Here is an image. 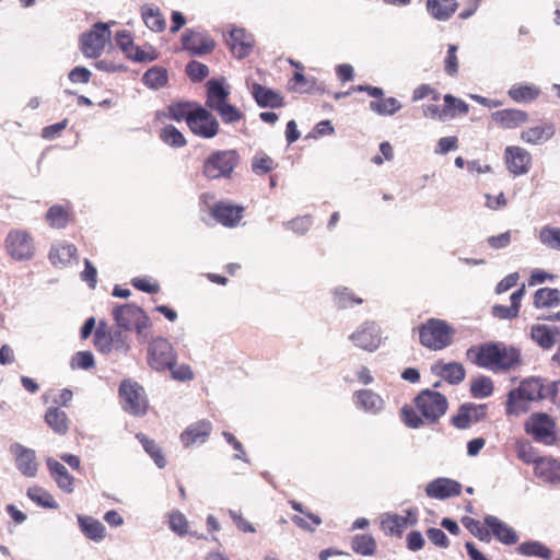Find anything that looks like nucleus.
<instances>
[{
    "mask_svg": "<svg viewBox=\"0 0 560 560\" xmlns=\"http://www.w3.org/2000/svg\"><path fill=\"white\" fill-rule=\"evenodd\" d=\"M415 408L409 405L400 409L401 421L409 428L434 424L448 408L447 398L433 389L421 390L413 399Z\"/></svg>",
    "mask_w": 560,
    "mask_h": 560,
    "instance_id": "1",
    "label": "nucleus"
},
{
    "mask_svg": "<svg viewBox=\"0 0 560 560\" xmlns=\"http://www.w3.org/2000/svg\"><path fill=\"white\" fill-rule=\"evenodd\" d=\"M558 395V382H548L540 377H527L508 394L505 411L508 415L526 413L532 402L551 399Z\"/></svg>",
    "mask_w": 560,
    "mask_h": 560,
    "instance_id": "2",
    "label": "nucleus"
},
{
    "mask_svg": "<svg viewBox=\"0 0 560 560\" xmlns=\"http://www.w3.org/2000/svg\"><path fill=\"white\" fill-rule=\"evenodd\" d=\"M466 354L477 366L493 372H506L521 363L520 350L503 342H487L471 347Z\"/></svg>",
    "mask_w": 560,
    "mask_h": 560,
    "instance_id": "3",
    "label": "nucleus"
},
{
    "mask_svg": "<svg viewBox=\"0 0 560 560\" xmlns=\"http://www.w3.org/2000/svg\"><path fill=\"white\" fill-rule=\"evenodd\" d=\"M418 332L424 348L439 351L453 343L455 328L444 319L429 318L418 327Z\"/></svg>",
    "mask_w": 560,
    "mask_h": 560,
    "instance_id": "4",
    "label": "nucleus"
},
{
    "mask_svg": "<svg viewBox=\"0 0 560 560\" xmlns=\"http://www.w3.org/2000/svg\"><path fill=\"white\" fill-rule=\"evenodd\" d=\"M240 162L241 155L234 149L213 151L202 163V175L210 180L230 179Z\"/></svg>",
    "mask_w": 560,
    "mask_h": 560,
    "instance_id": "5",
    "label": "nucleus"
},
{
    "mask_svg": "<svg viewBox=\"0 0 560 560\" xmlns=\"http://www.w3.org/2000/svg\"><path fill=\"white\" fill-rule=\"evenodd\" d=\"M524 431L537 443L555 445L558 442L556 420L545 412H534L524 422Z\"/></svg>",
    "mask_w": 560,
    "mask_h": 560,
    "instance_id": "6",
    "label": "nucleus"
},
{
    "mask_svg": "<svg viewBox=\"0 0 560 560\" xmlns=\"http://www.w3.org/2000/svg\"><path fill=\"white\" fill-rule=\"evenodd\" d=\"M112 314L118 327L125 330L135 329L139 337L144 336L145 329L151 326L149 316L135 304L116 306Z\"/></svg>",
    "mask_w": 560,
    "mask_h": 560,
    "instance_id": "7",
    "label": "nucleus"
},
{
    "mask_svg": "<svg viewBox=\"0 0 560 560\" xmlns=\"http://www.w3.org/2000/svg\"><path fill=\"white\" fill-rule=\"evenodd\" d=\"M119 396L125 411L133 416H142L147 412L148 400L143 387L138 383L122 381L119 386Z\"/></svg>",
    "mask_w": 560,
    "mask_h": 560,
    "instance_id": "8",
    "label": "nucleus"
},
{
    "mask_svg": "<svg viewBox=\"0 0 560 560\" xmlns=\"http://www.w3.org/2000/svg\"><path fill=\"white\" fill-rule=\"evenodd\" d=\"M110 39L109 24L98 22L90 32L83 33L80 37V45L83 55L88 58H97L102 55L106 44Z\"/></svg>",
    "mask_w": 560,
    "mask_h": 560,
    "instance_id": "9",
    "label": "nucleus"
},
{
    "mask_svg": "<svg viewBox=\"0 0 560 560\" xmlns=\"http://www.w3.org/2000/svg\"><path fill=\"white\" fill-rule=\"evenodd\" d=\"M177 359L172 343L162 337L153 339L148 347V363L156 371L171 369Z\"/></svg>",
    "mask_w": 560,
    "mask_h": 560,
    "instance_id": "10",
    "label": "nucleus"
},
{
    "mask_svg": "<svg viewBox=\"0 0 560 560\" xmlns=\"http://www.w3.org/2000/svg\"><path fill=\"white\" fill-rule=\"evenodd\" d=\"M115 40L126 57L132 61L149 62L159 58V52L154 47L147 46L145 49L140 48L135 44L131 33L126 30L118 31Z\"/></svg>",
    "mask_w": 560,
    "mask_h": 560,
    "instance_id": "11",
    "label": "nucleus"
},
{
    "mask_svg": "<svg viewBox=\"0 0 560 560\" xmlns=\"http://www.w3.org/2000/svg\"><path fill=\"white\" fill-rule=\"evenodd\" d=\"M188 127L194 135L205 139L215 137L220 130L217 118L201 106H197L188 118Z\"/></svg>",
    "mask_w": 560,
    "mask_h": 560,
    "instance_id": "12",
    "label": "nucleus"
},
{
    "mask_svg": "<svg viewBox=\"0 0 560 560\" xmlns=\"http://www.w3.org/2000/svg\"><path fill=\"white\" fill-rule=\"evenodd\" d=\"M8 254L16 259H30L34 255V242L30 233L22 230L11 231L5 238Z\"/></svg>",
    "mask_w": 560,
    "mask_h": 560,
    "instance_id": "13",
    "label": "nucleus"
},
{
    "mask_svg": "<svg viewBox=\"0 0 560 560\" xmlns=\"http://www.w3.org/2000/svg\"><path fill=\"white\" fill-rule=\"evenodd\" d=\"M504 163L508 171L514 176L527 174L533 164L532 154L518 145H509L504 150Z\"/></svg>",
    "mask_w": 560,
    "mask_h": 560,
    "instance_id": "14",
    "label": "nucleus"
},
{
    "mask_svg": "<svg viewBox=\"0 0 560 560\" xmlns=\"http://www.w3.org/2000/svg\"><path fill=\"white\" fill-rule=\"evenodd\" d=\"M350 340L365 351H374L381 345V330L375 322H364L354 332Z\"/></svg>",
    "mask_w": 560,
    "mask_h": 560,
    "instance_id": "15",
    "label": "nucleus"
},
{
    "mask_svg": "<svg viewBox=\"0 0 560 560\" xmlns=\"http://www.w3.org/2000/svg\"><path fill=\"white\" fill-rule=\"evenodd\" d=\"M9 450L19 471L25 477H35L38 470L35 451L20 443H12Z\"/></svg>",
    "mask_w": 560,
    "mask_h": 560,
    "instance_id": "16",
    "label": "nucleus"
},
{
    "mask_svg": "<svg viewBox=\"0 0 560 560\" xmlns=\"http://www.w3.org/2000/svg\"><path fill=\"white\" fill-rule=\"evenodd\" d=\"M182 44L184 49L197 56L210 54L215 47V42L210 35L192 30L184 32Z\"/></svg>",
    "mask_w": 560,
    "mask_h": 560,
    "instance_id": "17",
    "label": "nucleus"
},
{
    "mask_svg": "<svg viewBox=\"0 0 560 560\" xmlns=\"http://www.w3.org/2000/svg\"><path fill=\"white\" fill-rule=\"evenodd\" d=\"M212 423L209 420L202 419L189 424L180 433V442L184 447H191L206 443L212 432Z\"/></svg>",
    "mask_w": 560,
    "mask_h": 560,
    "instance_id": "18",
    "label": "nucleus"
},
{
    "mask_svg": "<svg viewBox=\"0 0 560 560\" xmlns=\"http://www.w3.org/2000/svg\"><path fill=\"white\" fill-rule=\"evenodd\" d=\"M94 346L97 351L102 353H109L112 350H117L122 353H127L129 350V345L127 343L125 337L121 331L115 332H94Z\"/></svg>",
    "mask_w": 560,
    "mask_h": 560,
    "instance_id": "19",
    "label": "nucleus"
},
{
    "mask_svg": "<svg viewBox=\"0 0 560 560\" xmlns=\"http://www.w3.org/2000/svg\"><path fill=\"white\" fill-rule=\"evenodd\" d=\"M226 44L234 57L243 59L250 54L254 39L244 28L235 27L230 32Z\"/></svg>",
    "mask_w": 560,
    "mask_h": 560,
    "instance_id": "20",
    "label": "nucleus"
},
{
    "mask_svg": "<svg viewBox=\"0 0 560 560\" xmlns=\"http://www.w3.org/2000/svg\"><path fill=\"white\" fill-rule=\"evenodd\" d=\"M485 416V405L465 404L452 417L451 422L455 428L463 430L469 428L471 423L480 421Z\"/></svg>",
    "mask_w": 560,
    "mask_h": 560,
    "instance_id": "21",
    "label": "nucleus"
},
{
    "mask_svg": "<svg viewBox=\"0 0 560 560\" xmlns=\"http://www.w3.org/2000/svg\"><path fill=\"white\" fill-rule=\"evenodd\" d=\"M425 493L430 498L444 500L462 493V485L453 479L436 478L428 483Z\"/></svg>",
    "mask_w": 560,
    "mask_h": 560,
    "instance_id": "22",
    "label": "nucleus"
},
{
    "mask_svg": "<svg viewBox=\"0 0 560 560\" xmlns=\"http://www.w3.org/2000/svg\"><path fill=\"white\" fill-rule=\"evenodd\" d=\"M244 208L219 201L211 208V215L224 226H235L243 218Z\"/></svg>",
    "mask_w": 560,
    "mask_h": 560,
    "instance_id": "23",
    "label": "nucleus"
},
{
    "mask_svg": "<svg viewBox=\"0 0 560 560\" xmlns=\"http://www.w3.org/2000/svg\"><path fill=\"white\" fill-rule=\"evenodd\" d=\"M535 476L545 483H560V460L545 456L536 463L534 467Z\"/></svg>",
    "mask_w": 560,
    "mask_h": 560,
    "instance_id": "24",
    "label": "nucleus"
},
{
    "mask_svg": "<svg viewBox=\"0 0 560 560\" xmlns=\"http://www.w3.org/2000/svg\"><path fill=\"white\" fill-rule=\"evenodd\" d=\"M485 524L490 529V537L493 536L497 540L504 545H514L517 542L518 536L516 532L498 517L487 515L485 517Z\"/></svg>",
    "mask_w": 560,
    "mask_h": 560,
    "instance_id": "25",
    "label": "nucleus"
},
{
    "mask_svg": "<svg viewBox=\"0 0 560 560\" xmlns=\"http://www.w3.org/2000/svg\"><path fill=\"white\" fill-rule=\"evenodd\" d=\"M72 207L69 202L62 205L51 206L46 214L45 219L48 225L52 229H63L73 220Z\"/></svg>",
    "mask_w": 560,
    "mask_h": 560,
    "instance_id": "26",
    "label": "nucleus"
},
{
    "mask_svg": "<svg viewBox=\"0 0 560 560\" xmlns=\"http://www.w3.org/2000/svg\"><path fill=\"white\" fill-rule=\"evenodd\" d=\"M525 292H526L525 284H523L520 289H517L516 291H514L511 294V296H510L511 305L510 306H504V305H501V304H495L491 308V314L495 318H499V319H514V318H516L518 316V314H520L521 302H522V299L525 295Z\"/></svg>",
    "mask_w": 560,
    "mask_h": 560,
    "instance_id": "27",
    "label": "nucleus"
},
{
    "mask_svg": "<svg viewBox=\"0 0 560 560\" xmlns=\"http://www.w3.org/2000/svg\"><path fill=\"white\" fill-rule=\"evenodd\" d=\"M353 401L357 408L371 413H377L384 407L383 398L371 389L355 390Z\"/></svg>",
    "mask_w": 560,
    "mask_h": 560,
    "instance_id": "28",
    "label": "nucleus"
},
{
    "mask_svg": "<svg viewBox=\"0 0 560 560\" xmlns=\"http://www.w3.org/2000/svg\"><path fill=\"white\" fill-rule=\"evenodd\" d=\"M493 120L505 129L517 128L528 120V114L516 108H505L492 114Z\"/></svg>",
    "mask_w": 560,
    "mask_h": 560,
    "instance_id": "29",
    "label": "nucleus"
},
{
    "mask_svg": "<svg viewBox=\"0 0 560 560\" xmlns=\"http://www.w3.org/2000/svg\"><path fill=\"white\" fill-rule=\"evenodd\" d=\"M555 131L553 124L545 121L523 130L520 138L525 143L536 145L548 141L555 135Z\"/></svg>",
    "mask_w": 560,
    "mask_h": 560,
    "instance_id": "30",
    "label": "nucleus"
},
{
    "mask_svg": "<svg viewBox=\"0 0 560 560\" xmlns=\"http://www.w3.org/2000/svg\"><path fill=\"white\" fill-rule=\"evenodd\" d=\"M432 372L441 376L450 384H459L465 380L466 376L465 368L463 364L457 362L445 363L443 361H438L432 366Z\"/></svg>",
    "mask_w": 560,
    "mask_h": 560,
    "instance_id": "31",
    "label": "nucleus"
},
{
    "mask_svg": "<svg viewBox=\"0 0 560 560\" xmlns=\"http://www.w3.org/2000/svg\"><path fill=\"white\" fill-rule=\"evenodd\" d=\"M252 95L259 107L278 108L283 106V97L276 91L259 83H253Z\"/></svg>",
    "mask_w": 560,
    "mask_h": 560,
    "instance_id": "32",
    "label": "nucleus"
},
{
    "mask_svg": "<svg viewBox=\"0 0 560 560\" xmlns=\"http://www.w3.org/2000/svg\"><path fill=\"white\" fill-rule=\"evenodd\" d=\"M425 8L433 19L447 21L458 9V2L456 0H427Z\"/></svg>",
    "mask_w": 560,
    "mask_h": 560,
    "instance_id": "33",
    "label": "nucleus"
},
{
    "mask_svg": "<svg viewBox=\"0 0 560 560\" xmlns=\"http://www.w3.org/2000/svg\"><path fill=\"white\" fill-rule=\"evenodd\" d=\"M559 335L558 327H549L547 325L537 324L530 329L532 339L542 349H551L557 341Z\"/></svg>",
    "mask_w": 560,
    "mask_h": 560,
    "instance_id": "34",
    "label": "nucleus"
},
{
    "mask_svg": "<svg viewBox=\"0 0 560 560\" xmlns=\"http://www.w3.org/2000/svg\"><path fill=\"white\" fill-rule=\"evenodd\" d=\"M141 18L145 26L155 33L166 28V21L161 10L153 4H144L141 8Z\"/></svg>",
    "mask_w": 560,
    "mask_h": 560,
    "instance_id": "35",
    "label": "nucleus"
},
{
    "mask_svg": "<svg viewBox=\"0 0 560 560\" xmlns=\"http://www.w3.org/2000/svg\"><path fill=\"white\" fill-rule=\"evenodd\" d=\"M45 422L47 425L59 435H63L69 430V418L61 408L49 407L45 412Z\"/></svg>",
    "mask_w": 560,
    "mask_h": 560,
    "instance_id": "36",
    "label": "nucleus"
},
{
    "mask_svg": "<svg viewBox=\"0 0 560 560\" xmlns=\"http://www.w3.org/2000/svg\"><path fill=\"white\" fill-rule=\"evenodd\" d=\"M47 466L58 487L65 492L71 493L74 479L68 469L61 463L50 458L47 459Z\"/></svg>",
    "mask_w": 560,
    "mask_h": 560,
    "instance_id": "37",
    "label": "nucleus"
},
{
    "mask_svg": "<svg viewBox=\"0 0 560 560\" xmlns=\"http://www.w3.org/2000/svg\"><path fill=\"white\" fill-rule=\"evenodd\" d=\"M540 89L535 84L516 83L513 84L508 95L516 103H529L537 100L540 95Z\"/></svg>",
    "mask_w": 560,
    "mask_h": 560,
    "instance_id": "38",
    "label": "nucleus"
},
{
    "mask_svg": "<svg viewBox=\"0 0 560 560\" xmlns=\"http://www.w3.org/2000/svg\"><path fill=\"white\" fill-rule=\"evenodd\" d=\"M230 92L217 80H210L207 82V101L206 105L210 109L214 110L225 102Z\"/></svg>",
    "mask_w": 560,
    "mask_h": 560,
    "instance_id": "39",
    "label": "nucleus"
},
{
    "mask_svg": "<svg viewBox=\"0 0 560 560\" xmlns=\"http://www.w3.org/2000/svg\"><path fill=\"white\" fill-rule=\"evenodd\" d=\"M560 304V291L557 288H540L533 296L535 308H550Z\"/></svg>",
    "mask_w": 560,
    "mask_h": 560,
    "instance_id": "40",
    "label": "nucleus"
},
{
    "mask_svg": "<svg viewBox=\"0 0 560 560\" xmlns=\"http://www.w3.org/2000/svg\"><path fill=\"white\" fill-rule=\"evenodd\" d=\"M351 549L358 555L371 557L376 553L377 544L371 535L359 534L352 537Z\"/></svg>",
    "mask_w": 560,
    "mask_h": 560,
    "instance_id": "41",
    "label": "nucleus"
},
{
    "mask_svg": "<svg viewBox=\"0 0 560 560\" xmlns=\"http://www.w3.org/2000/svg\"><path fill=\"white\" fill-rule=\"evenodd\" d=\"M77 247L73 244L65 243L51 247L49 260L52 265L65 266L75 256Z\"/></svg>",
    "mask_w": 560,
    "mask_h": 560,
    "instance_id": "42",
    "label": "nucleus"
},
{
    "mask_svg": "<svg viewBox=\"0 0 560 560\" xmlns=\"http://www.w3.org/2000/svg\"><path fill=\"white\" fill-rule=\"evenodd\" d=\"M408 525V516L398 514H386L381 522V527L386 534L397 536H400Z\"/></svg>",
    "mask_w": 560,
    "mask_h": 560,
    "instance_id": "43",
    "label": "nucleus"
},
{
    "mask_svg": "<svg viewBox=\"0 0 560 560\" xmlns=\"http://www.w3.org/2000/svg\"><path fill=\"white\" fill-rule=\"evenodd\" d=\"M168 81L167 70L163 67L154 66L147 70L142 77V82L150 89H161Z\"/></svg>",
    "mask_w": 560,
    "mask_h": 560,
    "instance_id": "44",
    "label": "nucleus"
},
{
    "mask_svg": "<svg viewBox=\"0 0 560 560\" xmlns=\"http://www.w3.org/2000/svg\"><path fill=\"white\" fill-rule=\"evenodd\" d=\"M136 438L142 444L144 451L154 460L156 466L160 468H164L166 465V458H165L161 447L156 444V442L154 440L149 439L143 433H138L136 435Z\"/></svg>",
    "mask_w": 560,
    "mask_h": 560,
    "instance_id": "45",
    "label": "nucleus"
},
{
    "mask_svg": "<svg viewBox=\"0 0 560 560\" xmlns=\"http://www.w3.org/2000/svg\"><path fill=\"white\" fill-rule=\"evenodd\" d=\"M27 497L35 504L45 509H58L59 504L56 502L54 497L44 488L39 486H33L27 489Z\"/></svg>",
    "mask_w": 560,
    "mask_h": 560,
    "instance_id": "46",
    "label": "nucleus"
},
{
    "mask_svg": "<svg viewBox=\"0 0 560 560\" xmlns=\"http://www.w3.org/2000/svg\"><path fill=\"white\" fill-rule=\"evenodd\" d=\"M518 553L526 557H539L546 560L551 559V550L540 541H525L518 545Z\"/></svg>",
    "mask_w": 560,
    "mask_h": 560,
    "instance_id": "47",
    "label": "nucleus"
},
{
    "mask_svg": "<svg viewBox=\"0 0 560 560\" xmlns=\"http://www.w3.org/2000/svg\"><path fill=\"white\" fill-rule=\"evenodd\" d=\"M79 523L83 534L95 541L102 540L105 534L104 525L92 517H79Z\"/></svg>",
    "mask_w": 560,
    "mask_h": 560,
    "instance_id": "48",
    "label": "nucleus"
},
{
    "mask_svg": "<svg viewBox=\"0 0 560 560\" xmlns=\"http://www.w3.org/2000/svg\"><path fill=\"white\" fill-rule=\"evenodd\" d=\"M160 139L173 148H183L187 144L184 135L173 125L164 126L159 132Z\"/></svg>",
    "mask_w": 560,
    "mask_h": 560,
    "instance_id": "49",
    "label": "nucleus"
},
{
    "mask_svg": "<svg viewBox=\"0 0 560 560\" xmlns=\"http://www.w3.org/2000/svg\"><path fill=\"white\" fill-rule=\"evenodd\" d=\"M332 294L338 308H348L363 302L361 298H358L353 291L346 287L336 288Z\"/></svg>",
    "mask_w": 560,
    "mask_h": 560,
    "instance_id": "50",
    "label": "nucleus"
},
{
    "mask_svg": "<svg viewBox=\"0 0 560 560\" xmlns=\"http://www.w3.org/2000/svg\"><path fill=\"white\" fill-rule=\"evenodd\" d=\"M460 522L476 538L481 541H490V529L485 523L482 524L470 516L462 517Z\"/></svg>",
    "mask_w": 560,
    "mask_h": 560,
    "instance_id": "51",
    "label": "nucleus"
},
{
    "mask_svg": "<svg viewBox=\"0 0 560 560\" xmlns=\"http://www.w3.org/2000/svg\"><path fill=\"white\" fill-rule=\"evenodd\" d=\"M370 108L378 115H393L401 108V105L395 97H380L370 103Z\"/></svg>",
    "mask_w": 560,
    "mask_h": 560,
    "instance_id": "52",
    "label": "nucleus"
},
{
    "mask_svg": "<svg viewBox=\"0 0 560 560\" xmlns=\"http://www.w3.org/2000/svg\"><path fill=\"white\" fill-rule=\"evenodd\" d=\"M444 109L447 118H453L457 114L466 115L469 110V106L464 101L456 98L451 94H446L444 96Z\"/></svg>",
    "mask_w": 560,
    "mask_h": 560,
    "instance_id": "53",
    "label": "nucleus"
},
{
    "mask_svg": "<svg viewBox=\"0 0 560 560\" xmlns=\"http://www.w3.org/2000/svg\"><path fill=\"white\" fill-rule=\"evenodd\" d=\"M539 240L547 247L560 250V228L544 226L539 232Z\"/></svg>",
    "mask_w": 560,
    "mask_h": 560,
    "instance_id": "54",
    "label": "nucleus"
},
{
    "mask_svg": "<svg viewBox=\"0 0 560 560\" xmlns=\"http://www.w3.org/2000/svg\"><path fill=\"white\" fill-rule=\"evenodd\" d=\"M517 457L524 462L525 464H533L534 467L536 463L540 459L536 448L529 442H518L516 446Z\"/></svg>",
    "mask_w": 560,
    "mask_h": 560,
    "instance_id": "55",
    "label": "nucleus"
},
{
    "mask_svg": "<svg viewBox=\"0 0 560 560\" xmlns=\"http://www.w3.org/2000/svg\"><path fill=\"white\" fill-rule=\"evenodd\" d=\"M470 392L474 397H488L493 392V383L489 377L482 376L472 381Z\"/></svg>",
    "mask_w": 560,
    "mask_h": 560,
    "instance_id": "56",
    "label": "nucleus"
},
{
    "mask_svg": "<svg viewBox=\"0 0 560 560\" xmlns=\"http://www.w3.org/2000/svg\"><path fill=\"white\" fill-rule=\"evenodd\" d=\"M195 108H192L190 103H175L168 106V114L172 119L177 121L186 120L187 124Z\"/></svg>",
    "mask_w": 560,
    "mask_h": 560,
    "instance_id": "57",
    "label": "nucleus"
},
{
    "mask_svg": "<svg viewBox=\"0 0 560 560\" xmlns=\"http://www.w3.org/2000/svg\"><path fill=\"white\" fill-rule=\"evenodd\" d=\"M276 167L273 160L267 154L256 155L252 162V170L257 175H265Z\"/></svg>",
    "mask_w": 560,
    "mask_h": 560,
    "instance_id": "58",
    "label": "nucleus"
},
{
    "mask_svg": "<svg viewBox=\"0 0 560 560\" xmlns=\"http://www.w3.org/2000/svg\"><path fill=\"white\" fill-rule=\"evenodd\" d=\"M186 73L194 82H200L209 75V68L199 61L192 60L186 66Z\"/></svg>",
    "mask_w": 560,
    "mask_h": 560,
    "instance_id": "59",
    "label": "nucleus"
},
{
    "mask_svg": "<svg viewBox=\"0 0 560 560\" xmlns=\"http://www.w3.org/2000/svg\"><path fill=\"white\" fill-rule=\"evenodd\" d=\"M168 525L170 528L179 536H184L188 533L189 525L187 518L180 512H173L170 514Z\"/></svg>",
    "mask_w": 560,
    "mask_h": 560,
    "instance_id": "60",
    "label": "nucleus"
},
{
    "mask_svg": "<svg viewBox=\"0 0 560 560\" xmlns=\"http://www.w3.org/2000/svg\"><path fill=\"white\" fill-rule=\"evenodd\" d=\"M222 120L226 124L238 121L242 118V113L233 105L225 102L214 109Z\"/></svg>",
    "mask_w": 560,
    "mask_h": 560,
    "instance_id": "61",
    "label": "nucleus"
},
{
    "mask_svg": "<svg viewBox=\"0 0 560 560\" xmlns=\"http://www.w3.org/2000/svg\"><path fill=\"white\" fill-rule=\"evenodd\" d=\"M444 69L445 72L454 77L458 72V58H457V46L450 45L447 49V54L444 60Z\"/></svg>",
    "mask_w": 560,
    "mask_h": 560,
    "instance_id": "62",
    "label": "nucleus"
},
{
    "mask_svg": "<svg viewBox=\"0 0 560 560\" xmlns=\"http://www.w3.org/2000/svg\"><path fill=\"white\" fill-rule=\"evenodd\" d=\"M441 97V94L433 89L429 84H421L413 90L412 101L418 102L423 98H431L432 101L438 102Z\"/></svg>",
    "mask_w": 560,
    "mask_h": 560,
    "instance_id": "63",
    "label": "nucleus"
},
{
    "mask_svg": "<svg viewBox=\"0 0 560 560\" xmlns=\"http://www.w3.org/2000/svg\"><path fill=\"white\" fill-rule=\"evenodd\" d=\"M94 364V357L90 351H80L72 359V365L79 369L89 370Z\"/></svg>",
    "mask_w": 560,
    "mask_h": 560,
    "instance_id": "64",
    "label": "nucleus"
}]
</instances>
